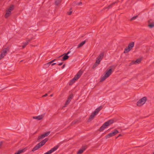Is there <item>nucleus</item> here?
Returning <instances> with one entry per match:
<instances>
[{
	"mask_svg": "<svg viewBox=\"0 0 154 154\" xmlns=\"http://www.w3.org/2000/svg\"><path fill=\"white\" fill-rule=\"evenodd\" d=\"M119 133V132L117 130L115 129L113 132L110 133L106 135L105 136V138L106 139L110 138L111 137H112L113 136H114L115 135Z\"/></svg>",
	"mask_w": 154,
	"mask_h": 154,
	"instance_id": "obj_6",
	"label": "nucleus"
},
{
	"mask_svg": "<svg viewBox=\"0 0 154 154\" xmlns=\"http://www.w3.org/2000/svg\"><path fill=\"white\" fill-rule=\"evenodd\" d=\"M147 100V97H144L141 99H140L137 102V105L138 106H141L144 104Z\"/></svg>",
	"mask_w": 154,
	"mask_h": 154,
	"instance_id": "obj_4",
	"label": "nucleus"
},
{
	"mask_svg": "<svg viewBox=\"0 0 154 154\" xmlns=\"http://www.w3.org/2000/svg\"><path fill=\"white\" fill-rule=\"evenodd\" d=\"M6 14H5V17L6 18H7L10 16L11 14V12L10 11L6 10L5 11Z\"/></svg>",
	"mask_w": 154,
	"mask_h": 154,
	"instance_id": "obj_13",
	"label": "nucleus"
},
{
	"mask_svg": "<svg viewBox=\"0 0 154 154\" xmlns=\"http://www.w3.org/2000/svg\"><path fill=\"white\" fill-rule=\"evenodd\" d=\"M14 5H12L10 6V7L8 8V9L7 10L8 11H11L14 10Z\"/></svg>",
	"mask_w": 154,
	"mask_h": 154,
	"instance_id": "obj_25",
	"label": "nucleus"
},
{
	"mask_svg": "<svg viewBox=\"0 0 154 154\" xmlns=\"http://www.w3.org/2000/svg\"><path fill=\"white\" fill-rule=\"evenodd\" d=\"M114 122V120L113 119H110L104 123L103 125L100 128L99 131L100 132L103 131L106 128V127L112 124Z\"/></svg>",
	"mask_w": 154,
	"mask_h": 154,
	"instance_id": "obj_2",
	"label": "nucleus"
},
{
	"mask_svg": "<svg viewBox=\"0 0 154 154\" xmlns=\"http://www.w3.org/2000/svg\"><path fill=\"white\" fill-rule=\"evenodd\" d=\"M31 40V39H29V40H27L26 41V42H24L23 43V45L22 46V47L23 48H24L25 47L26 45L28 44L29 42Z\"/></svg>",
	"mask_w": 154,
	"mask_h": 154,
	"instance_id": "obj_18",
	"label": "nucleus"
},
{
	"mask_svg": "<svg viewBox=\"0 0 154 154\" xmlns=\"http://www.w3.org/2000/svg\"><path fill=\"white\" fill-rule=\"evenodd\" d=\"M96 115V114L93 112L92 114H91V115H90L88 120V122H90V121H91V120H92L94 118V117Z\"/></svg>",
	"mask_w": 154,
	"mask_h": 154,
	"instance_id": "obj_16",
	"label": "nucleus"
},
{
	"mask_svg": "<svg viewBox=\"0 0 154 154\" xmlns=\"http://www.w3.org/2000/svg\"><path fill=\"white\" fill-rule=\"evenodd\" d=\"M45 137L44 135V134H42L40 136H39L38 137V141H40V140Z\"/></svg>",
	"mask_w": 154,
	"mask_h": 154,
	"instance_id": "obj_23",
	"label": "nucleus"
},
{
	"mask_svg": "<svg viewBox=\"0 0 154 154\" xmlns=\"http://www.w3.org/2000/svg\"><path fill=\"white\" fill-rule=\"evenodd\" d=\"M141 61V59L140 58H138L135 61H133L131 63V64H138L140 63V62Z\"/></svg>",
	"mask_w": 154,
	"mask_h": 154,
	"instance_id": "obj_14",
	"label": "nucleus"
},
{
	"mask_svg": "<svg viewBox=\"0 0 154 154\" xmlns=\"http://www.w3.org/2000/svg\"><path fill=\"white\" fill-rule=\"evenodd\" d=\"M43 117L44 116L42 115L38 116H33V119H37L38 120H40L43 118Z\"/></svg>",
	"mask_w": 154,
	"mask_h": 154,
	"instance_id": "obj_15",
	"label": "nucleus"
},
{
	"mask_svg": "<svg viewBox=\"0 0 154 154\" xmlns=\"http://www.w3.org/2000/svg\"><path fill=\"white\" fill-rule=\"evenodd\" d=\"M56 63H53L52 64H51V65L52 66H53L55 64H56Z\"/></svg>",
	"mask_w": 154,
	"mask_h": 154,
	"instance_id": "obj_43",
	"label": "nucleus"
},
{
	"mask_svg": "<svg viewBox=\"0 0 154 154\" xmlns=\"http://www.w3.org/2000/svg\"><path fill=\"white\" fill-rule=\"evenodd\" d=\"M50 133V131H49L48 132L45 133H44L43 134H44V135L45 136V137L47 136Z\"/></svg>",
	"mask_w": 154,
	"mask_h": 154,
	"instance_id": "obj_33",
	"label": "nucleus"
},
{
	"mask_svg": "<svg viewBox=\"0 0 154 154\" xmlns=\"http://www.w3.org/2000/svg\"><path fill=\"white\" fill-rule=\"evenodd\" d=\"M121 136H122V135L120 134L116 137V138H118Z\"/></svg>",
	"mask_w": 154,
	"mask_h": 154,
	"instance_id": "obj_42",
	"label": "nucleus"
},
{
	"mask_svg": "<svg viewBox=\"0 0 154 154\" xmlns=\"http://www.w3.org/2000/svg\"><path fill=\"white\" fill-rule=\"evenodd\" d=\"M73 97V94H70L68 98V99L71 101Z\"/></svg>",
	"mask_w": 154,
	"mask_h": 154,
	"instance_id": "obj_32",
	"label": "nucleus"
},
{
	"mask_svg": "<svg viewBox=\"0 0 154 154\" xmlns=\"http://www.w3.org/2000/svg\"><path fill=\"white\" fill-rule=\"evenodd\" d=\"M104 55V53L103 52L101 53L99 56L97 57V60H100V61L102 59Z\"/></svg>",
	"mask_w": 154,
	"mask_h": 154,
	"instance_id": "obj_10",
	"label": "nucleus"
},
{
	"mask_svg": "<svg viewBox=\"0 0 154 154\" xmlns=\"http://www.w3.org/2000/svg\"><path fill=\"white\" fill-rule=\"evenodd\" d=\"M47 95H48V94H46L45 95H43L42 97H45L47 96Z\"/></svg>",
	"mask_w": 154,
	"mask_h": 154,
	"instance_id": "obj_37",
	"label": "nucleus"
},
{
	"mask_svg": "<svg viewBox=\"0 0 154 154\" xmlns=\"http://www.w3.org/2000/svg\"><path fill=\"white\" fill-rule=\"evenodd\" d=\"M73 53H74V52H72V53H71V55H72L73 54Z\"/></svg>",
	"mask_w": 154,
	"mask_h": 154,
	"instance_id": "obj_44",
	"label": "nucleus"
},
{
	"mask_svg": "<svg viewBox=\"0 0 154 154\" xmlns=\"http://www.w3.org/2000/svg\"><path fill=\"white\" fill-rule=\"evenodd\" d=\"M72 11H70L69 12H67V14H68V15H71L72 14Z\"/></svg>",
	"mask_w": 154,
	"mask_h": 154,
	"instance_id": "obj_34",
	"label": "nucleus"
},
{
	"mask_svg": "<svg viewBox=\"0 0 154 154\" xmlns=\"http://www.w3.org/2000/svg\"><path fill=\"white\" fill-rule=\"evenodd\" d=\"M79 122V121L77 120H75L73 121L71 123V125H73Z\"/></svg>",
	"mask_w": 154,
	"mask_h": 154,
	"instance_id": "obj_28",
	"label": "nucleus"
},
{
	"mask_svg": "<svg viewBox=\"0 0 154 154\" xmlns=\"http://www.w3.org/2000/svg\"><path fill=\"white\" fill-rule=\"evenodd\" d=\"M71 49L69 51H68L66 53H64L63 55L59 57L58 58H60L63 56L62 59H61V60L62 61H64L67 60L69 57V56H68V55L71 52Z\"/></svg>",
	"mask_w": 154,
	"mask_h": 154,
	"instance_id": "obj_5",
	"label": "nucleus"
},
{
	"mask_svg": "<svg viewBox=\"0 0 154 154\" xmlns=\"http://www.w3.org/2000/svg\"><path fill=\"white\" fill-rule=\"evenodd\" d=\"M65 64H63V66H62V69H63V68H64L65 67Z\"/></svg>",
	"mask_w": 154,
	"mask_h": 154,
	"instance_id": "obj_40",
	"label": "nucleus"
},
{
	"mask_svg": "<svg viewBox=\"0 0 154 154\" xmlns=\"http://www.w3.org/2000/svg\"><path fill=\"white\" fill-rule=\"evenodd\" d=\"M118 1H116L112 3L109 5L108 7L104 8V9H105L107 8L108 9H109L110 8H112V6L114 5L116 3H117L118 2Z\"/></svg>",
	"mask_w": 154,
	"mask_h": 154,
	"instance_id": "obj_17",
	"label": "nucleus"
},
{
	"mask_svg": "<svg viewBox=\"0 0 154 154\" xmlns=\"http://www.w3.org/2000/svg\"><path fill=\"white\" fill-rule=\"evenodd\" d=\"M70 100H69L67 99V100L66 101V102L65 103V106H64V107H66V106L67 105L69 104V103L70 102Z\"/></svg>",
	"mask_w": 154,
	"mask_h": 154,
	"instance_id": "obj_29",
	"label": "nucleus"
},
{
	"mask_svg": "<svg viewBox=\"0 0 154 154\" xmlns=\"http://www.w3.org/2000/svg\"><path fill=\"white\" fill-rule=\"evenodd\" d=\"M57 60L56 59H54V60H53L51 61H50V62L48 63H47L45 65V66H49V65L51 64L54 61H55L56 60Z\"/></svg>",
	"mask_w": 154,
	"mask_h": 154,
	"instance_id": "obj_26",
	"label": "nucleus"
},
{
	"mask_svg": "<svg viewBox=\"0 0 154 154\" xmlns=\"http://www.w3.org/2000/svg\"><path fill=\"white\" fill-rule=\"evenodd\" d=\"M81 4H82V2H80L79 3H77V5H80Z\"/></svg>",
	"mask_w": 154,
	"mask_h": 154,
	"instance_id": "obj_36",
	"label": "nucleus"
},
{
	"mask_svg": "<svg viewBox=\"0 0 154 154\" xmlns=\"http://www.w3.org/2000/svg\"><path fill=\"white\" fill-rule=\"evenodd\" d=\"M25 151V149H23L21 150H19L17 152H16L14 154H20L21 153Z\"/></svg>",
	"mask_w": 154,
	"mask_h": 154,
	"instance_id": "obj_21",
	"label": "nucleus"
},
{
	"mask_svg": "<svg viewBox=\"0 0 154 154\" xmlns=\"http://www.w3.org/2000/svg\"><path fill=\"white\" fill-rule=\"evenodd\" d=\"M72 5L73 6H75V5H77V3L76 2H74L72 3Z\"/></svg>",
	"mask_w": 154,
	"mask_h": 154,
	"instance_id": "obj_35",
	"label": "nucleus"
},
{
	"mask_svg": "<svg viewBox=\"0 0 154 154\" xmlns=\"http://www.w3.org/2000/svg\"><path fill=\"white\" fill-rule=\"evenodd\" d=\"M138 17V15H137L133 17L131 19L130 21H132L134 20H135V19H136V18H137Z\"/></svg>",
	"mask_w": 154,
	"mask_h": 154,
	"instance_id": "obj_31",
	"label": "nucleus"
},
{
	"mask_svg": "<svg viewBox=\"0 0 154 154\" xmlns=\"http://www.w3.org/2000/svg\"><path fill=\"white\" fill-rule=\"evenodd\" d=\"M134 42H131L129 43L128 47H127L126 48H132L134 47Z\"/></svg>",
	"mask_w": 154,
	"mask_h": 154,
	"instance_id": "obj_19",
	"label": "nucleus"
},
{
	"mask_svg": "<svg viewBox=\"0 0 154 154\" xmlns=\"http://www.w3.org/2000/svg\"><path fill=\"white\" fill-rule=\"evenodd\" d=\"M72 8H70V10H72Z\"/></svg>",
	"mask_w": 154,
	"mask_h": 154,
	"instance_id": "obj_46",
	"label": "nucleus"
},
{
	"mask_svg": "<svg viewBox=\"0 0 154 154\" xmlns=\"http://www.w3.org/2000/svg\"><path fill=\"white\" fill-rule=\"evenodd\" d=\"M96 66H96V65L94 64L93 66V67H92V68H94L96 67Z\"/></svg>",
	"mask_w": 154,
	"mask_h": 154,
	"instance_id": "obj_41",
	"label": "nucleus"
},
{
	"mask_svg": "<svg viewBox=\"0 0 154 154\" xmlns=\"http://www.w3.org/2000/svg\"><path fill=\"white\" fill-rule=\"evenodd\" d=\"M87 147L88 146L86 145L82 146L81 148L78 152L77 154H81L83 152L87 149Z\"/></svg>",
	"mask_w": 154,
	"mask_h": 154,
	"instance_id": "obj_8",
	"label": "nucleus"
},
{
	"mask_svg": "<svg viewBox=\"0 0 154 154\" xmlns=\"http://www.w3.org/2000/svg\"><path fill=\"white\" fill-rule=\"evenodd\" d=\"M103 108V106H101L97 108L94 112L96 115Z\"/></svg>",
	"mask_w": 154,
	"mask_h": 154,
	"instance_id": "obj_12",
	"label": "nucleus"
},
{
	"mask_svg": "<svg viewBox=\"0 0 154 154\" xmlns=\"http://www.w3.org/2000/svg\"><path fill=\"white\" fill-rule=\"evenodd\" d=\"M149 24L148 26L150 28H152L154 26L153 22H152V20L150 19L148 21Z\"/></svg>",
	"mask_w": 154,
	"mask_h": 154,
	"instance_id": "obj_11",
	"label": "nucleus"
},
{
	"mask_svg": "<svg viewBox=\"0 0 154 154\" xmlns=\"http://www.w3.org/2000/svg\"><path fill=\"white\" fill-rule=\"evenodd\" d=\"M9 49H4L2 51L1 54L0 55V60L3 58L7 54V52L8 51Z\"/></svg>",
	"mask_w": 154,
	"mask_h": 154,
	"instance_id": "obj_7",
	"label": "nucleus"
},
{
	"mask_svg": "<svg viewBox=\"0 0 154 154\" xmlns=\"http://www.w3.org/2000/svg\"><path fill=\"white\" fill-rule=\"evenodd\" d=\"M83 73V71L81 70H80L74 77L70 81L69 85H72L74 83L76 80H78L80 77Z\"/></svg>",
	"mask_w": 154,
	"mask_h": 154,
	"instance_id": "obj_3",
	"label": "nucleus"
},
{
	"mask_svg": "<svg viewBox=\"0 0 154 154\" xmlns=\"http://www.w3.org/2000/svg\"><path fill=\"white\" fill-rule=\"evenodd\" d=\"M131 49H125L124 53H127L130 51Z\"/></svg>",
	"mask_w": 154,
	"mask_h": 154,
	"instance_id": "obj_27",
	"label": "nucleus"
},
{
	"mask_svg": "<svg viewBox=\"0 0 154 154\" xmlns=\"http://www.w3.org/2000/svg\"><path fill=\"white\" fill-rule=\"evenodd\" d=\"M153 154H154V152H153Z\"/></svg>",
	"mask_w": 154,
	"mask_h": 154,
	"instance_id": "obj_47",
	"label": "nucleus"
},
{
	"mask_svg": "<svg viewBox=\"0 0 154 154\" xmlns=\"http://www.w3.org/2000/svg\"><path fill=\"white\" fill-rule=\"evenodd\" d=\"M63 63V62L60 63L58 64V65L59 66H61V65Z\"/></svg>",
	"mask_w": 154,
	"mask_h": 154,
	"instance_id": "obj_39",
	"label": "nucleus"
},
{
	"mask_svg": "<svg viewBox=\"0 0 154 154\" xmlns=\"http://www.w3.org/2000/svg\"><path fill=\"white\" fill-rule=\"evenodd\" d=\"M86 40H85L82 42H81L80 43L77 47V48H80L86 42Z\"/></svg>",
	"mask_w": 154,
	"mask_h": 154,
	"instance_id": "obj_22",
	"label": "nucleus"
},
{
	"mask_svg": "<svg viewBox=\"0 0 154 154\" xmlns=\"http://www.w3.org/2000/svg\"><path fill=\"white\" fill-rule=\"evenodd\" d=\"M39 144H38L36 145L32 149V151H34L37 150L39 148H40L41 147L40 146H39Z\"/></svg>",
	"mask_w": 154,
	"mask_h": 154,
	"instance_id": "obj_20",
	"label": "nucleus"
},
{
	"mask_svg": "<svg viewBox=\"0 0 154 154\" xmlns=\"http://www.w3.org/2000/svg\"><path fill=\"white\" fill-rule=\"evenodd\" d=\"M116 68V66H109V69H107L106 71V73L104 75L101 77L100 80V82H102L104 81L106 78L109 77L113 72Z\"/></svg>",
	"mask_w": 154,
	"mask_h": 154,
	"instance_id": "obj_1",
	"label": "nucleus"
},
{
	"mask_svg": "<svg viewBox=\"0 0 154 154\" xmlns=\"http://www.w3.org/2000/svg\"><path fill=\"white\" fill-rule=\"evenodd\" d=\"M100 60H96L94 64L96 65V66H97L100 63Z\"/></svg>",
	"mask_w": 154,
	"mask_h": 154,
	"instance_id": "obj_30",
	"label": "nucleus"
},
{
	"mask_svg": "<svg viewBox=\"0 0 154 154\" xmlns=\"http://www.w3.org/2000/svg\"><path fill=\"white\" fill-rule=\"evenodd\" d=\"M48 140V138H46L38 144H39V146H40L41 147L42 146L45 144Z\"/></svg>",
	"mask_w": 154,
	"mask_h": 154,
	"instance_id": "obj_9",
	"label": "nucleus"
},
{
	"mask_svg": "<svg viewBox=\"0 0 154 154\" xmlns=\"http://www.w3.org/2000/svg\"><path fill=\"white\" fill-rule=\"evenodd\" d=\"M62 0H56L55 3V5L58 6L61 2Z\"/></svg>",
	"mask_w": 154,
	"mask_h": 154,
	"instance_id": "obj_24",
	"label": "nucleus"
},
{
	"mask_svg": "<svg viewBox=\"0 0 154 154\" xmlns=\"http://www.w3.org/2000/svg\"><path fill=\"white\" fill-rule=\"evenodd\" d=\"M53 96V94H51L50 95V97H52Z\"/></svg>",
	"mask_w": 154,
	"mask_h": 154,
	"instance_id": "obj_45",
	"label": "nucleus"
},
{
	"mask_svg": "<svg viewBox=\"0 0 154 154\" xmlns=\"http://www.w3.org/2000/svg\"><path fill=\"white\" fill-rule=\"evenodd\" d=\"M2 143L3 142L2 141H1L0 142V147L2 145Z\"/></svg>",
	"mask_w": 154,
	"mask_h": 154,
	"instance_id": "obj_38",
	"label": "nucleus"
}]
</instances>
